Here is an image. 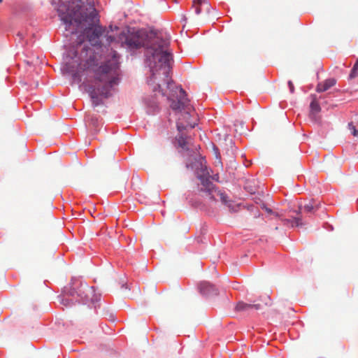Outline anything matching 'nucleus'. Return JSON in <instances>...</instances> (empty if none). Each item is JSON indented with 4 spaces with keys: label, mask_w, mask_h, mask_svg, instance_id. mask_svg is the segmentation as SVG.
<instances>
[{
    "label": "nucleus",
    "mask_w": 358,
    "mask_h": 358,
    "mask_svg": "<svg viewBox=\"0 0 358 358\" xmlns=\"http://www.w3.org/2000/svg\"><path fill=\"white\" fill-rule=\"evenodd\" d=\"M271 303V299L268 296L264 298V303H248L243 301H239L236 303L234 310L236 312L242 313L249 315L256 311H264Z\"/></svg>",
    "instance_id": "obj_6"
},
{
    "label": "nucleus",
    "mask_w": 358,
    "mask_h": 358,
    "mask_svg": "<svg viewBox=\"0 0 358 358\" xmlns=\"http://www.w3.org/2000/svg\"><path fill=\"white\" fill-rule=\"evenodd\" d=\"M358 76V66L354 65L352 69L351 70L350 78H355Z\"/></svg>",
    "instance_id": "obj_16"
},
{
    "label": "nucleus",
    "mask_w": 358,
    "mask_h": 358,
    "mask_svg": "<svg viewBox=\"0 0 358 358\" xmlns=\"http://www.w3.org/2000/svg\"><path fill=\"white\" fill-rule=\"evenodd\" d=\"M282 222L283 223L284 225H291L292 227H299V226H302L303 225L302 221H301V218L299 217H294L292 220H289V219H282Z\"/></svg>",
    "instance_id": "obj_13"
},
{
    "label": "nucleus",
    "mask_w": 358,
    "mask_h": 358,
    "mask_svg": "<svg viewBox=\"0 0 358 358\" xmlns=\"http://www.w3.org/2000/svg\"><path fill=\"white\" fill-rule=\"evenodd\" d=\"M336 84V80L334 78H330L324 80L322 83H320L317 85L316 87V91L318 92H322L328 90L330 87L334 86Z\"/></svg>",
    "instance_id": "obj_12"
},
{
    "label": "nucleus",
    "mask_w": 358,
    "mask_h": 358,
    "mask_svg": "<svg viewBox=\"0 0 358 358\" xmlns=\"http://www.w3.org/2000/svg\"><path fill=\"white\" fill-rule=\"evenodd\" d=\"M124 17H127V15L125 13H124Z\"/></svg>",
    "instance_id": "obj_30"
},
{
    "label": "nucleus",
    "mask_w": 358,
    "mask_h": 358,
    "mask_svg": "<svg viewBox=\"0 0 358 358\" xmlns=\"http://www.w3.org/2000/svg\"><path fill=\"white\" fill-rule=\"evenodd\" d=\"M118 59L117 53L113 51V85L119 84L121 80L122 73L119 70Z\"/></svg>",
    "instance_id": "obj_8"
},
{
    "label": "nucleus",
    "mask_w": 358,
    "mask_h": 358,
    "mask_svg": "<svg viewBox=\"0 0 358 358\" xmlns=\"http://www.w3.org/2000/svg\"><path fill=\"white\" fill-rule=\"evenodd\" d=\"M103 31V27L99 24H89V27L78 36V44L80 45L87 40L92 45H98L100 43V36Z\"/></svg>",
    "instance_id": "obj_5"
},
{
    "label": "nucleus",
    "mask_w": 358,
    "mask_h": 358,
    "mask_svg": "<svg viewBox=\"0 0 358 358\" xmlns=\"http://www.w3.org/2000/svg\"><path fill=\"white\" fill-rule=\"evenodd\" d=\"M312 101L310 105V117L311 119L315 120L316 115L319 113L321 110L320 106L317 100L316 95H311Z\"/></svg>",
    "instance_id": "obj_11"
},
{
    "label": "nucleus",
    "mask_w": 358,
    "mask_h": 358,
    "mask_svg": "<svg viewBox=\"0 0 358 358\" xmlns=\"http://www.w3.org/2000/svg\"><path fill=\"white\" fill-rule=\"evenodd\" d=\"M201 11H203L202 8H201V6L196 7L195 10H194V12L196 15L200 14L201 13Z\"/></svg>",
    "instance_id": "obj_18"
},
{
    "label": "nucleus",
    "mask_w": 358,
    "mask_h": 358,
    "mask_svg": "<svg viewBox=\"0 0 358 358\" xmlns=\"http://www.w3.org/2000/svg\"><path fill=\"white\" fill-rule=\"evenodd\" d=\"M116 289H117V294L120 296H122V294L127 290V283L124 280L121 282H116Z\"/></svg>",
    "instance_id": "obj_15"
},
{
    "label": "nucleus",
    "mask_w": 358,
    "mask_h": 358,
    "mask_svg": "<svg viewBox=\"0 0 358 358\" xmlns=\"http://www.w3.org/2000/svg\"><path fill=\"white\" fill-rule=\"evenodd\" d=\"M288 85L289 87L290 92L292 93H293L294 91V85H293L292 82V81H289L288 82Z\"/></svg>",
    "instance_id": "obj_19"
},
{
    "label": "nucleus",
    "mask_w": 358,
    "mask_h": 358,
    "mask_svg": "<svg viewBox=\"0 0 358 358\" xmlns=\"http://www.w3.org/2000/svg\"><path fill=\"white\" fill-rule=\"evenodd\" d=\"M349 129L352 131V134L354 136H358V129L355 128V127L352 124L350 123L348 124Z\"/></svg>",
    "instance_id": "obj_17"
},
{
    "label": "nucleus",
    "mask_w": 358,
    "mask_h": 358,
    "mask_svg": "<svg viewBox=\"0 0 358 358\" xmlns=\"http://www.w3.org/2000/svg\"><path fill=\"white\" fill-rule=\"evenodd\" d=\"M195 3L201 6L202 10H205L210 15L209 20H218L221 17V13L215 8H213L208 0H196Z\"/></svg>",
    "instance_id": "obj_7"
},
{
    "label": "nucleus",
    "mask_w": 358,
    "mask_h": 358,
    "mask_svg": "<svg viewBox=\"0 0 358 358\" xmlns=\"http://www.w3.org/2000/svg\"><path fill=\"white\" fill-rule=\"evenodd\" d=\"M85 289H86V291L87 292H92V287H88L87 285H85Z\"/></svg>",
    "instance_id": "obj_21"
},
{
    "label": "nucleus",
    "mask_w": 358,
    "mask_h": 358,
    "mask_svg": "<svg viewBox=\"0 0 358 358\" xmlns=\"http://www.w3.org/2000/svg\"><path fill=\"white\" fill-rule=\"evenodd\" d=\"M356 66H358V59H357L355 64Z\"/></svg>",
    "instance_id": "obj_28"
},
{
    "label": "nucleus",
    "mask_w": 358,
    "mask_h": 358,
    "mask_svg": "<svg viewBox=\"0 0 358 358\" xmlns=\"http://www.w3.org/2000/svg\"><path fill=\"white\" fill-rule=\"evenodd\" d=\"M202 187L200 189L201 196L208 201L220 200L223 203L227 204V196L215 188V185L208 180L201 177Z\"/></svg>",
    "instance_id": "obj_4"
},
{
    "label": "nucleus",
    "mask_w": 358,
    "mask_h": 358,
    "mask_svg": "<svg viewBox=\"0 0 358 358\" xmlns=\"http://www.w3.org/2000/svg\"><path fill=\"white\" fill-rule=\"evenodd\" d=\"M85 71L94 73L95 86L90 90L92 104L94 106L103 104V100L110 96L112 90V63L107 61L99 66L90 57L83 65H80L77 72L73 73V78L80 80V73Z\"/></svg>",
    "instance_id": "obj_2"
},
{
    "label": "nucleus",
    "mask_w": 358,
    "mask_h": 358,
    "mask_svg": "<svg viewBox=\"0 0 358 358\" xmlns=\"http://www.w3.org/2000/svg\"><path fill=\"white\" fill-rule=\"evenodd\" d=\"M109 27L110 29H112V24H109V27Z\"/></svg>",
    "instance_id": "obj_27"
},
{
    "label": "nucleus",
    "mask_w": 358,
    "mask_h": 358,
    "mask_svg": "<svg viewBox=\"0 0 358 358\" xmlns=\"http://www.w3.org/2000/svg\"><path fill=\"white\" fill-rule=\"evenodd\" d=\"M200 292L204 295L217 294V289L208 282H202L199 285Z\"/></svg>",
    "instance_id": "obj_9"
},
{
    "label": "nucleus",
    "mask_w": 358,
    "mask_h": 358,
    "mask_svg": "<svg viewBox=\"0 0 358 358\" xmlns=\"http://www.w3.org/2000/svg\"><path fill=\"white\" fill-rule=\"evenodd\" d=\"M117 247L120 248V243H117Z\"/></svg>",
    "instance_id": "obj_29"
},
{
    "label": "nucleus",
    "mask_w": 358,
    "mask_h": 358,
    "mask_svg": "<svg viewBox=\"0 0 358 358\" xmlns=\"http://www.w3.org/2000/svg\"><path fill=\"white\" fill-rule=\"evenodd\" d=\"M272 215H274L275 217H280V215L278 213H277V212H273V213Z\"/></svg>",
    "instance_id": "obj_23"
},
{
    "label": "nucleus",
    "mask_w": 358,
    "mask_h": 358,
    "mask_svg": "<svg viewBox=\"0 0 358 358\" xmlns=\"http://www.w3.org/2000/svg\"><path fill=\"white\" fill-rule=\"evenodd\" d=\"M214 149L215 150L216 157H218V154H217L218 149L216 148H215Z\"/></svg>",
    "instance_id": "obj_24"
},
{
    "label": "nucleus",
    "mask_w": 358,
    "mask_h": 358,
    "mask_svg": "<svg viewBox=\"0 0 358 358\" xmlns=\"http://www.w3.org/2000/svg\"><path fill=\"white\" fill-rule=\"evenodd\" d=\"M299 213H301L302 209H303L305 212L311 213L313 211L317 210L318 209V207L316 204H315L314 201H310L308 203L305 204L303 207L301 206H299Z\"/></svg>",
    "instance_id": "obj_14"
},
{
    "label": "nucleus",
    "mask_w": 358,
    "mask_h": 358,
    "mask_svg": "<svg viewBox=\"0 0 358 358\" xmlns=\"http://www.w3.org/2000/svg\"><path fill=\"white\" fill-rule=\"evenodd\" d=\"M123 36L129 47L146 48V60L151 72L148 84L154 92L159 90L163 96L167 97L173 110L181 113V117H178L177 122L178 134L176 141L178 147L181 149V152L196 150V147L192 145L190 137L184 133L188 127L192 129L196 124V122L192 123L189 121L194 109L186 97V92L176 86L170 77L172 59V55L168 50L170 34L152 27L141 29L127 27Z\"/></svg>",
    "instance_id": "obj_1"
},
{
    "label": "nucleus",
    "mask_w": 358,
    "mask_h": 358,
    "mask_svg": "<svg viewBox=\"0 0 358 358\" xmlns=\"http://www.w3.org/2000/svg\"><path fill=\"white\" fill-rule=\"evenodd\" d=\"M58 1H59V0H58Z\"/></svg>",
    "instance_id": "obj_32"
},
{
    "label": "nucleus",
    "mask_w": 358,
    "mask_h": 358,
    "mask_svg": "<svg viewBox=\"0 0 358 358\" xmlns=\"http://www.w3.org/2000/svg\"><path fill=\"white\" fill-rule=\"evenodd\" d=\"M52 4H57V2H56L55 0H52Z\"/></svg>",
    "instance_id": "obj_26"
},
{
    "label": "nucleus",
    "mask_w": 358,
    "mask_h": 358,
    "mask_svg": "<svg viewBox=\"0 0 358 358\" xmlns=\"http://www.w3.org/2000/svg\"><path fill=\"white\" fill-rule=\"evenodd\" d=\"M63 22H99L93 0H64L57 8Z\"/></svg>",
    "instance_id": "obj_3"
},
{
    "label": "nucleus",
    "mask_w": 358,
    "mask_h": 358,
    "mask_svg": "<svg viewBox=\"0 0 358 358\" xmlns=\"http://www.w3.org/2000/svg\"><path fill=\"white\" fill-rule=\"evenodd\" d=\"M1 2H2V0H0V3H1Z\"/></svg>",
    "instance_id": "obj_31"
},
{
    "label": "nucleus",
    "mask_w": 358,
    "mask_h": 358,
    "mask_svg": "<svg viewBox=\"0 0 358 358\" xmlns=\"http://www.w3.org/2000/svg\"><path fill=\"white\" fill-rule=\"evenodd\" d=\"M187 17L185 15H182V18H181V21L180 22H186L187 21Z\"/></svg>",
    "instance_id": "obj_22"
},
{
    "label": "nucleus",
    "mask_w": 358,
    "mask_h": 358,
    "mask_svg": "<svg viewBox=\"0 0 358 358\" xmlns=\"http://www.w3.org/2000/svg\"><path fill=\"white\" fill-rule=\"evenodd\" d=\"M128 22L135 23V22H136V21L135 20H129Z\"/></svg>",
    "instance_id": "obj_25"
},
{
    "label": "nucleus",
    "mask_w": 358,
    "mask_h": 358,
    "mask_svg": "<svg viewBox=\"0 0 358 358\" xmlns=\"http://www.w3.org/2000/svg\"><path fill=\"white\" fill-rule=\"evenodd\" d=\"M263 208L266 210V213H268L269 214H273V211L271 209H270V208H267L266 206H264Z\"/></svg>",
    "instance_id": "obj_20"
},
{
    "label": "nucleus",
    "mask_w": 358,
    "mask_h": 358,
    "mask_svg": "<svg viewBox=\"0 0 358 358\" xmlns=\"http://www.w3.org/2000/svg\"><path fill=\"white\" fill-rule=\"evenodd\" d=\"M83 24H63L64 35L69 37L72 34H76L78 30L82 29Z\"/></svg>",
    "instance_id": "obj_10"
}]
</instances>
